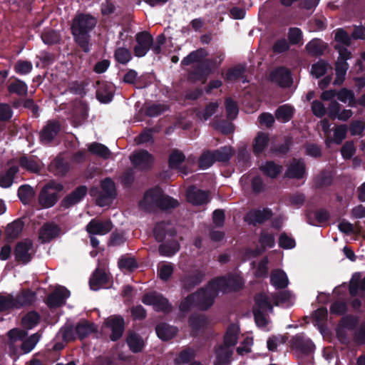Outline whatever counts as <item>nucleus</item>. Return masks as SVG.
<instances>
[{"mask_svg":"<svg viewBox=\"0 0 365 365\" xmlns=\"http://www.w3.org/2000/svg\"><path fill=\"white\" fill-rule=\"evenodd\" d=\"M223 283L224 280H212L205 288L187 296L180 303V309L187 312L194 306L201 310L208 309L213 304L215 297L221 292L220 287Z\"/></svg>","mask_w":365,"mask_h":365,"instance_id":"1","label":"nucleus"},{"mask_svg":"<svg viewBox=\"0 0 365 365\" xmlns=\"http://www.w3.org/2000/svg\"><path fill=\"white\" fill-rule=\"evenodd\" d=\"M97 19L88 14H79L73 19L71 32L75 42L84 52L90 51V32L96 27Z\"/></svg>","mask_w":365,"mask_h":365,"instance_id":"2","label":"nucleus"},{"mask_svg":"<svg viewBox=\"0 0 365 365\" xmlns=\"http://www.w3.org/2000/svg\"><path fill=\"white\" fill-rule=\"evenodd\" d=\"M334 48L338 51L339 56L335 63L336 77L333 83L334 86H339L345 80L346 71L349 67L346 61L351 58V54L347 48L340 45H335Z\"/></svg>","mask_w":365,"mask_h":365,"instance_id":"3","label":"nucleus"},{"mask_svg":"<svg viewBox=\"0 0 365 365\" xmlns=\"http://www.w3.org/2000/svg\"><path fill=\"white\" fill-rule=\"evenodd\" d=\"M63 190V185L51 182L45 185L38 195V203L43 208L53 207L58 201L57 192Z\"/></svg>","mask_w":365,"mask_h":365,"instance_id":"4","label":"nucleus"},{"mask_svg":"<svg viewBox=\"0 0 365 365\" xmlns=\"http://www.w3.org/2000/svg\"><path fill=\"white\" fill-rule=\"evenodd\" d=\"M285 294H267L265 293H259L255 296V304L254 309H258L259 312H272V304L278 306L286 299L284 297Z\"/></svg>","mask_w":365,"mask_h":365,"instance_id":"5","label":"nucleus"},{"mask_svg":"<svg viewBox=\"0 0 365 365\" xmlns=\"http://www.w3.org/2000/svg\"><path fill=\"white\" fill-rule=\"evenodd\" d=\"M35 252L33 242L29 240H25L17 243L14 255L16 261L26 264L31 261Z\"/></svg>","mask_w":365,"mask_h":365,"instance_id":"6","label":"nucleus"},{"mask_svg":"<svg viewBox=\"0 0 365 365\" xmlns=\"http://www.w3.org/2000/svg\"><path fill=\"white\" fill-rule=\"evenodd\" d=\"M142 302L147 305H152L155 310L164 312H170L172 309L168 300L162 294L153 292L143 296Z\"/></svg>","mask_w":365,"mask_h":365,"instance_id":"7","label":"nucleus"},{"mask_svg":"<svg viewBox=\"0 0 365 365\" xmlns=\"http://www.w3.org/2000/svg\"><path fill=\"white\" fill-rule=\"evenodd\" d=\"M116 194L115 186L113 181L106 178L101 182V192L97 198V204L99 206H105L110 204Z\"/></svg>","mask_w":365,"mask_h":365,"instance_id":"8","label":"nucleus"},{"mask_svg":"<svg viewBox=\"0 0 365 365\" xmlns=\"http://www.w3.org/2000/svg\"><path fill=\"white\" fill-rule=\"evenodd\" d=\"M133 165L140 170H148L151 168L154 158L147 150H139L133 153L130 156Z\"/></svg>","mask_w":365,"mask_h":365,"instance_id":"9","label":"nucleus"},{"mask_svg":"<svg viewBox=\"0 0 365 365\" xmlns=\"http://www.w3.org/2000/svg\"><path fill=\"white\" fill-rule=\"evenodd\" d=\"M153 36L148 32H141L136 35L137 44L134 47V53L138 57L144 56L151 47Z\"/></svg>","mask_w":365,"mask_h":365,"instance_id":"10","label":"nucleus"},{"mask_svg":"<svg viewBox=\"0 0 365 365\" xmlns=\"http://www.w3.org/2000/svg\"><path fill=\"white\" fill-rule=\"evenodd\" d=\"M161 190L160 188H155L148 190L143 197V199L140 201L139 206L141 209L150 211L156 207H158L159 200H160Z\"/></svg>","mask_w":365,"mask_h":365,"instance_id":"11","label":"nucleus"},{"mask_svg":"<svg viewBox=\"0 0 365 365\" xmlns=\"http://www.w3.org/2000/svg\"><path fill=\"white\" fill-rule=\"evenodd\" d=\"M269 79L283 88L289 87L292 83L290 71L285 67H279L273 70L269 74Z\"/></svg>","mask_w":365,"mask_h":365,"instance_id":"12","label":"nucleus"},{"mask_svg":"<svg viewBox=\"0 0 365 365\" xmlns=\"http://www.w3.org/2000/svg\"><path fill=\"white\" fill-rule=\"evenodd\" d=\"M113 228V224L110 220L93 219L86 226V231L92 235H105Z\"/></svg>","mask_w":365,"mask_h":365,"instance_id":"13","label":"nucleus"},{"mask_svg":"<svg viewBox=\"0 0 365 365\" xmlns=\"http://www.w3.org/2000/svg\"><path fill=\"white\" fill-rule=\"evenodd\" d=\"M60 128L61 126L58 121H48L40 132L41 142L44 144L51 143L59 133Z\"/></svg>","mask_w":365,"mask_h":365,"instance_id":"14","label":"nucleus"},{"mask_svg":"<svg viewBox=\"0 0 365 365\" xmlns=\"http://www.w3.org/2000/svg\"><path fill=\"white\" fill-rule=\"evenodd\" d=\"M70 296V292L63 287L55 289L53 293L48 295L46 303L50 307H60L64 304L66 299Z\"/></svg>","mask_w":365,"mask_h":365,"instance_id":"15","label":"nucleus"},{"mask_svg":"<svg viewBox=\"0 0 365 365\" xmlns=\"http://www.w3.org/2000/svg\"><path fill=\"white\" fill-rule=\"evenodd\" d=\"M306 175V166L302 160H292L287 166L285 175L289 178L302 179Z\"/></svg>","mask_w":365,"mask_h":365,"instance_id":"16","label":"nucleus"},{"mask_svg":"<svg viewBox=\"0 0 365 365\" xmlns=\"http://www.w3.org/2000/svg\"><path fill=\"white\" fill-rule=\"evenodd\" d=\"M61 234V228L53 222H48L43 225L39 231V240L42 242H48Z\"/></svg>","mask_w":365,"mask_h":365,"instance_id":"17","label":"nucleus"},{"mask_svg":"<svg viewBox=\"0 0 365 365\" xmlns=\"http://www.w3.org/2000/svg\"><path fill=\"white\" fill-rule=\"evenodd\" d=\"M106 324L112 331L110 339L115 341L121 337L124 331V321L121 317H113L106 319Z\"/></svg>","mask_w":365,"mask_h":365,"instance_id":"18","label":"nucleus"},{"mask_svg":"<svg viewBox=\"0 0 365 365\" xmlns=\"http://www.w3.org/2000/svg\"><path fill=\"white\" fill-rule=\"evenodd\" d=\"M292 347L304 354H309L314 349L312 341L302 335H297L292 339Z\"/></svg>","mask_w":365,"mask_h":365,"instance_id":"19","label":"nucleus"},{"mask_svg":"<svg viewBox=\"0 0 365 365\" xmlns=\"http://www.w3.org/2000/svg\"><path fill=\"white\" fill-rule=\"evenodd\" d=\"M187 200L189 202L195 205H200L207 203L208 200V193L196 187H189L186 192Z\"/></svg>","mask_w":365,"mask_h":365,"instance_id":"20","label":"nucleus"},{"mask_svg":"<svg viewBox=\"0 0 365 365\" xmlns=\"http://www.w3.org/2000/svg\"><path fill=\"white\" fill-rule=\"evenodd\" d=\"M215 280H224V283L220 284V292H226L232 290H237L241 288L244 284L242 279L238 275H230L227 277H221Z\"/></svg>","mask_w":365,"mask_h":365,"instance_id":"21","label":"nucleus"},{"mask_svg":"<svg viewBox=\"0 0 365 365\" xmlns=\"http://www.w3.org/2000/svg\"><path fill=\"white\" fill-rule=\"evenodd\" d=\"M87 187L80 186L73 191L69 195L66 196L61 202V206L68 208L79 202L86 195Z\"/></svg>","mask_w":365,"mask_h":365,"instance_id":"22","label":"nucleus"},{"mask_svg":"<svg viewBox=\"0 0 365 365\" xmlns=\"http://www.w3.org/2000/svg\"><path fill=\"white\" fill-rule=\"evenodd\" d=\"M272 215L271 210L268 209L252 210L247 213L245 217V220L249 224H260L269 219Z\"/></svg>","mask_w":365,"mask_h":365,"instance_id":"23","label":"nucleus"},{"mask_svg":"<svg viewBox=\"0 0 365 365\" xmlns=\"http://www.w3.org/2000/svg\"><path fill=\"white\" fill-rule=\"evenodd\" d=\"M213 69L212 68L210 63L206 61L201 63L197 66L190 74V78L193 81H201L206 78L209 76Z\"/></svg>","mask_w":365,"mask_h":365,"instance_id":"24","label":"nucleus"},{"mask_svg":"<svg viewBox=\"0 0 365 365\" xmlns=\"http://www.w3.org/2000/svg\"><path fill=\"white\" fill-rule=\"evenodd\" d=\"M108 282V274L103 270L97 269L92 274L89 284L91 289L96 291Z\"/></svg>","mask_w":365,"mask_h":365,"instance_id":"25","label":"nucleus"},{"mask_svg":"<svg viewBox=\"0 0 365 365\" xmlns=\"http://www.w3.org/2000/svg\"><path fill=\"white\" fill-rule=\"evenodd\" d=\"M175 234L173 227L166 222L158 223L154 230V235L156 240L159 242L163 241L167 235L173 236Z\"/></svg>","mask_w":365,"mask_h":365,"instance_id":"26","label":"nucleus"},{"mask_svg":"<svg viewBox=\"0 0 365 365\" xmlns=\"http://www.w3.org/2000/svg\"><path fill=\"white\" fill-rule=\"evenodd\" d=\"M215 365H225L230 361L232 351L229 347L220 345L215 349Z\"/></svg>","mask_w":365,"mask_h":365,"instance_id":"27","label":"nucleus"},{"mask_svg":"<svg viewBox=\"0 0 365 365\" xmlns=\"http://www.w3.org/2000/svg\"><path fill=\"white\" fill-rule=\"evenodd\" d=\"M204 274L199 271L185 276L182 279V286L185 289L189 290L199 284L203 279Z\"/></svg>","mask_w":365,"mask_h":365,"instance_id":"28","label":"nucleus"},{"mask_svg":"<svg viewBox=\"0 0 365 365\" xmlns=\"http://www.w3.org/2000/svg\"><path fill=\"white\" fill-rule=\"evenodd\" d=\"M8 91L10 94L26 96L28 93V86L23 81L15 78L8 85Z\"/></svg>","mask_w":365,"mask_h":365,"instance_id":"29","label":"nucleus"},{"mask_svg":"<svg viewBox=\"0 0 365 365\" xmlns=\"http://www.w3.org/2000/svg\"><path fill=\"white\" fill-rule=\"evenodd\" d=\"M36 299L35 293L31 291L23 292L14 297L16 309L31 304Z\"/></svg>","mask_w":365,"mask_h":365,"instance_id":"30","label":"nucleus"},{"mask_svg":"<svg viewBox=\"0 0 365 365\" xmlns=\"http://www.w3.org/2000/svg\"><path fill=\"white\" fill-rule=\"evenodd\" d=\"M156 333L159 338L163 340H169L173 338L178 331L176 327L167 324H160L156 327Z\"/></svg>","mask_w":365,"mask_h":365,"instance_id":"31","label":"nucleus"},{"mask_svg":"<svg viewBox=\"0 0 365 365\" xmlns=\"http://www.w3.org/2000/svg\"><path fill=\"white\" fill-rule=\"evenodd\" d=\"M259 168L264 175L271 178H277L282 171V166L277 165L272 161H268L262 164Z\"/></svg>","mask_w":365,"mask_h":365,"instance_id":"32","label":"nucleus"},{"mask_svg":"<svg viewBox=\"0 0 365 365\" xmlns=\"http://www.w3.org/2000/svg\"><path fill=\"white\" fill-rule=\"evenodd\" d=\"M185 160V155L179 150H174L169 158V165L172 169H179L180 171L186 175L188 171L185 170L184 168H181L180 165Z\"/></svg>","mask_w":365,"mask_h":365,"instance_id":"33","label":"nucleus"},{"mask_svg":"<svg viewBox=\"0 0 365 365\" xmlns=\"http://www.w3.org/2000/svg\"><path fill=\"white\" fill-rule=\"evenodd\" d=\"M270 280L272 284L277 288H284L289 283L286 273L279 269L272 272Z\"/></svg>","mask_w":365,"mask_h":365,"instance_id":"34","label":"nucleus"},{"mask_svg":"<svg viewBox=\"0 0 365 365\" xmlns=\"http://www.w3.org/2000/svg\"><path fill=\"white\" fill-rule=\"evenodd\" d=\"M19 168L16 166H11L4 173L0 174V186L8 188L13 184L14 178L18 173Z\"/></svg>","mask_w":365,"mask_h":365,"instance_id":"35","label":"nucleus"},{"mask_svg":"<svg viewBox=\"0 0 365 365\" xmlns=\"http://www.w3.org/2000/svg\"><path fill=\"white\" fill-rule=\"evenodd\" d=\"M88 149L91 153L104 159H108L111 154L106 145L96 142L89 144Z\"/></svg>","mask_w":365,"mask_h":365,"instance_id":"36","label":"nucleus"},{"mask_svg":"<svg viewBox=\"0 0 365 365\" xmlns=\"http://www.w3.org/2000/svg\"><path fill=\"white\" fill-rule=\"evenodd\" d=\"M326 48L325 43L320 39H313L306 45L308 53L312 56H319L323 53Z\"/></svg>","mask_w":365,"mask_h":365,"instance_id":"37","label":"nucleus"},{"mask_svg":"<svg viewBox=\"0 0 365 365\" xmlns=\"http://www.w3.org/2000/svg\"><path fill=\"white\" fill-rule=\"evenodd\" d=\"M269 135L264 133H259L253 142V151L255 154L262 153L267 146Z\"/></svg>","mask_w":365,"mask_h":365,"instance_id":"38","label":"nucleus"},{"mask_svg":"<svg viewBox=\"0 0 365 365\" xmlns=\"http://www.w3.org/2000/svg\"><path fill=\"white\" fill-rule=\"evenodd\" d=\"M239 333V327L237 325H231L227 330L223 346L229 347L236 344L237 341V336Z\"/></svg>","mask_w":365,"mask_h":365,"instance_id":"39","label":"nucleus"},{"mask_svg":"<svg viewBox=\"0 0 365 365\" xmlns=\"http://www.w3.org/2000/svg\"><path fill=\"white\" fill-rule=\"evenodd\" d=\"M294 109L289 105H283L279 106L276 112V118L282 122L289 121L293 115Z\"/></svg>","mask_w":365,"mask_h":365,"instance_id":"40","label":"nucleus"},{"mask_svg":"<svg viewBox=\"0 0 365 365\" xmlns=\"http://www.w3.org/2000/svg\"><path fill=\"white\" fill-rule=\"evenodd\" d=\"M207 56V53L205 49H197L185 57L181 63L187 66L193 63L200 62Z\"/></svg>","mask_w":365,"mask_h":365,"instance_id":"41","label":"nucleus"},{"mask_svg":"<svg viewBox=\"0 0 365 365\" xmlns=\"http://www.w3.org/2000/svg\"><path fill=\"white\" fill-rule=\"evenodd\" d=\"M127 343L133 352L141 351L144 346V341L142 338L135 333L129 334L127 338Z\"/></svg>","mask_w":365,"mask_h":365,"instance_id":"42","label":"nucleus"},{"mask_svg":"<svg viewBox=\"0 0 365 365\" xmlns=\"http://www.w3.org/2000/svg\"><path fill=\"white\" fill-rule=\"evenodd\" d=\"M94 331V327L92 324L86 321L80 322L76 327V333L77 336L83 339Z\"/></svg>","mask_w":365,"mask_h":365,"instance_id":"43","label":"nucleus"},{"mask_svg":"<svg viewBox=\"0 0 365 365\" xmlns=\"http://www.w3.org/2000/svg\"><path fill=\"white\" fill-rule=\"evenodd\" d=\"M337 98L338 99L345 103H348L350 106H356V101L355 100L354 93L352 91L348 90L346 88H342L339 92H337Z\"/></svg>","mask_w":365,"mask_h":365,"instance_id":"44","label":"nucleus"},{"mask_svg":"<svg viewBox=\"0 0 365 365\" xmlns=\"http://www.w3.org/2000/svg\"><path fill=\"white\" fill-rule=\"evenodd\" d=\"M18 195L24 204H27L33 198L34 192L31 186L25 185L19 188Z\"/></svg>","mask_w":365,"mask_h":365,"instance_id":"45","label":"nucleus"},{"mask_svg":"<svg viewBox=\"0 0 365 365\" xmlns=\"http://www.w3.org/2000/svg\"><path fill=\"white\" fill-rule=\"evenodd\" d=\"M23 229V223L21 221H14L12 223L8 225L6 227V235L10 239L16 238Z\"/></svg>","mask_w":365,"mask_h":365,"instance_id":"46","label":"nucleus"},{"mask_svg":"<svg viewBox=\"0 0 365 365\" xmlns=\"http://www.w3.org/2000/svg\"><path fill=\"white\" fill-rule=\"evenodd\" d=\"M215 161V152L207 151L202 153L199 160V166L202 169H207L210 167Z\"/></svg>","mask_w":365,"mask_h":365,"instance_id":"47","label":"nucleus"},{"mask_svg":"<svg viewBox=\"0 0 365 365\" xmlns=\"http://www.w3.org/2000/svg\"><path fill=\"white\" fill-rule=\"evenodd\" d=\"M38 314L36 312H31L23 317L21 324L24 328L30 329L38 324Z\"/></svg>","mask_w":365,"mask_h":365,"instance_id":"48","label":"nucleus"},{"mask_svg":"<svg viewBox=\"0 0 365 365\" xmlns=\"http://www.w3.org/2000/svg\"><path fill=\"white\" fill-rule=\"evenodd\" d=\"M21 166L31 172H38L40 170V165L32 158L23 156L19 160Z\"/></svg>","mask_w":365,"mask_h":365,"instance_id":"49","label":"nucleus"},{"mask_svg":"<svg viewBox=\"0 0 365 365\" xmlns=\"http://www.w3.org/2000/svg\"><path fill=\"white\" fill-rule=\"evenodd\" d=\"M39 339L40 335L38 333L34 334L25 339L21 344V349L24 353L30 352L35 347Z\"/></svg>","mask_w":365,"mask_h":365,"instance_id":"50","label":"nucleus"},{"mask_svg":"<svg viewBox=\"0 0 365 365\" xmlns=\"http://www.w3.org/2000/svg\"><path fill=\"white\" fill-rule=\"evenodd\" d=\"M178 202L167 195H163L161 191L160 200H159L158 207L162 210H168L170 208H175L178 206Z\"/></svg>","mask_w":365,"mask_h":365,"instance_id":"51","label":"nucleus"},{"mask_svg":"<svg viewBox=\"0 0 365 365\" xmlns=\"http://www.w3.org/2000/svg\"><path fill=\"white\" fill-rule=\"evenodd\" d=\"M217 161H227L234 153V150L230 146L222 147L214 151Z\"/></svg>","mask_w":365,"mask_h":365,"instance_id":"52","label":"nucleus"},{"mask_svg":"<svg viewBox=\"0 0 365 365\" xmlns=\"http://www.w3.org/2000/svg\"><path fill=\"white\" fill-rule=\"evenodd\" d=\"M219 107L217 102L210 103L204 110L199 112L197 115L200 120H207L212 115H214Z\"/></svg>","mask_w":365,"mask_h":365,"instance_id":"53","label":"nucleus"},{"mask_svg":"<svg viewBox=\"0 0 365 365\" xmlns=\"http://www.w3.org/2000/svg\"><path fill=\"white\" fill-rule=\"evenodd\" d=\"M26 332L19 329H13L8 332L9 344L13 346L17 341L23 340Z\"/></svg>","mask_w":365,"mask_h":365,"instance_id":"54","label":"nucleus"},{"mask_svg":"<svg viewBox=\"0 0 365 365\" xmlns=\"http://www.w3.org/2000/svg\"><path fill=\"white\" fill-rule=\"evenodd\" d=\"M195 356L194 351L191 349H187L182 351L175 359L174 362L176 365H181L188 363Z\"/></svg>","mask_w":365,"mask_h":365,"instance_id":"55","label":"nucleus"},{"mask_svg":"<svg viewBox=\"0 0 365 365\" xmlns=\"http://www.w3.org/2000/svg\"><path fill=\"white\" fill-rule=\"evenodd\" d=\"M115 60L122 64H125L131 59L130 51L125 48L120 47L115 52Z\"/></svg>","mask_w":365,"mask_h":365,"instance_id":"56","label":"nucleus"},{"mask_svg":"<svg viewBox=\"0 0 365 365\" xmlns=\"http://www.w3.org/2000/svg\"><path fill=\"white\" fill-rule=\"evenodd\" d=\"M41 38L46 44H55L60 41L59 34L51 29L46 30L41 35Z\"/></svg>","mask_w":365,"mask_h":365,"instance_id":"57","label":"nucleus"},{"mask_svg":"<svg viewBox=\"0 0 365 365\" xmlns=\"http://www.w3.org/2000/svg\"><path fill=\"white\" fill-rule=\"evenodd\" d=\"M33 65L31 62L25 60H19L14 66V71L21 75H25L31 71Z\"/></svg>","mask_w":365,"mask_h":365,"instance_id":"58","label":"nucleus"},{"mask_svg":"<svg viewBox=\"0 0 365 365\" xmlns=\"http://www.w3.org/2000/svg\"><path fill=\"white\" fill-rule=\"evenodd\" d=\"M16 309L14 297L11 294L0 295V312Z\"/></svg>","mask_w":365,"mask_h":365,"instance_id":"59","label":"nucleus"},{"mask_svg":"<svg viewBox=\"0 0 365 365\" xmlns=\"http://www.w3.org/2000/svg\"><path fill=\"white\" fill-rule=\"evenodd\" d=\"M179 250V245L176 242H172L170 245H161L159 247V252L161 255L170 257Z\"/></svg>","mask_w":365,"mask_h":365,"instance_id":"60","label":"nucleus"},{"mask_svg":"<svg viewBox=\"0 0 365 365\" xmlns=\"http://www.w3.org/2000/svg\"><path fill=\"white\" fill-rule=\"evenodd\" d=\"M51 166L56 174L59 175H65L69 169L68 163L61 158H56L52 163Z\"/></svg>","mask_w":365,"mask_h":365,"instance_id":"61","label":"nucleus"},{"mask_svg":"<svg viewBox=\"0 0 365 365\" xmlns=\"http://www.w3.org/2000/svg\"><path fill=\"white\" fill-rule=\"evenodd\" d=\"M328 64L324 61H319L312 66L311 73L317 78L322 76L327 71Z\"/></svg>","mask_w":365,"mask_h":365,"instance_id":"62","label":"nucleus"},{"mask_svg":"<svg viewBox=\"0 0 365 365\" xmlns=\"http://www.w3.org/2000/svg\"><path fill=\"white\" fill-rule=\"evenodd\" d=\"M225 110L227 116L230 120L235 119L238 114L237 106L236 103L230 98H227L225 101Z\"/></svg>","mask_w":365,"mask_h":365,"instance_id":"63","label":"nucleus"},{"mask_svg":"<svg viewBox=\"0 0 365 365\" xmlns=\"http://www.w3.org/2000/svg\"><path fill=\"white\" fill-rule=\"evenodd\" d=\"M347 133V126L340 125L335 128L334 130V141L336 144H340L346 138Z\"/></svg>","mask_w":365,"mask_h":365,"instance_id":"64","label":"nucleus"}]
</instances>
